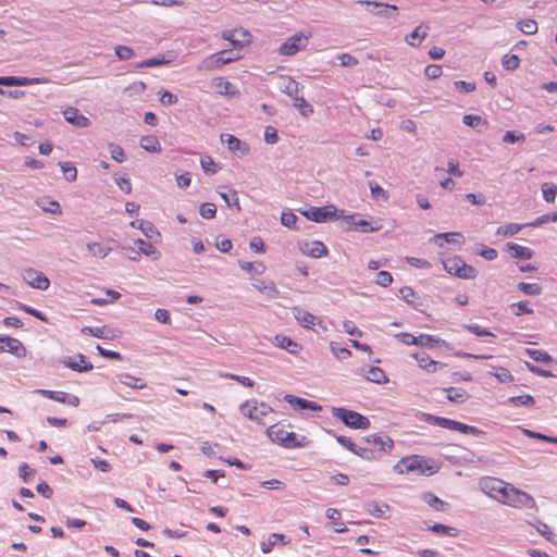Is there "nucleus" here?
Segmentation results:
<instances>
[{"instance_id": "f257e3e1", "label": "nucleus", "mask_w": 557, "mask_h": 557, "mask_svg": "<svg viewBox=\"0 0 557 557\" xmlns=\"http://www.w3.org/2000/svg\"><path fill=\"white\" fill-rule=\"evenodd\" d=\"M267 433L272 442L285 448L306 447L310 443L307 436L289 432L284 426L271 425Z\"/></svg>"}, {"instance_id": "f03ea898", "label": "nucleus", "mask_w": 557, "mask_h": 557, "mask_svg": "<svg viewBox=\"0 0 557 557\" xmlns=\"http://www.w3.org/2000/svg\"><path fill=\"white\" fill-rule=\"evenodd\" d=\"M242 58L240 53L235 49H226L213 53L205 58L198 66L199 71H213L221 69L223 65L230 64Z\"/></svg>"}, {"instance_id": "7ed1b4c3", "label": "nucleus", "mask_w": 557, "mask_h": 557, "mask_svg": "<svg viewBox=\"0 0 557 557\" xmlns=\"http://www.w3.org/2000/svg\"><path fill=\"white\" fill-rule=\"evenodd\" d=\"M331 412L333 417L341 420L348 428L367 430L370 426V420L357 411L343 407H333Z\"/></svg>"}, {"instance_id": "20e7f679", "label": "nucleus", "mask_w": 557, "mask_h": 557, "mask_svg": "<svg viewBox=\"0 0 557 557\" xmlns=\"http://www.w3.org/2000/svg\"><path fill=\"white\" fill-rule=\"evenodd\" d=\"M444 269L460 278H475L478 271L470 264H467L460 257H451L443 261Z\"/></svg>"}, {"instance_id": "39448f33", "label": "nucleus", "mask_w": 557, "mask_h": 557, "mask_svg": "<svg viewBox=\"0 0 557 557\" xmlns=\"http://www.w3.org/2000/svg\"><path fill=\"white\" fill-rule=\"evenodd\" d=\"M397 338L405 345H417L422 347H434V346H442L447 349H451L450 345L438 337H435L434 335L429 334H421L419 336H413L410 333H399L396 335Z\"/></svg>"}, {"instance_id": "423d86ee", "label": "nucleus", "mask_w": 557, "mask_h": 557, "mask_svg": "<svg viewBox=\"0 0 557 557\" xmlns=\"http://www.w3.org/2000/svg\"><path fill=\"white\" fill-rule=\"evenodd\" d=\"M239 410L244 417L259 424H265L264 418L272 412L269 405L265 403L258 404L256 400H247L240 405Z\"/></svg>"}, {"instance_id": "0eeeda50", "label": "nucleus", "mask_w": 557, "mask_h": 557, "mask_svg": "<svg viewBox=\"0 0 557 557\" xmlns=\"http://www.w3.org/2000/svg\"><path fill=\"white\" fill-rule=\"evenodd\" d=\"M481 490L490 497L503 503L509 485L495 478H485L480 482Z\"/></svg>"}, {"instance_id": "6e6552de", "label": "nucleus", "mask_w": 557, "mask_h": 557, "mask_svg": "<svg viewBox=\"0 0 557 557\" xmlns=\"http://www.w3.org/2000/svg\"><path fill=\"white\" fill-rule=\"evenodd\" d=\"M311 37V33L308 34L297 33L290 36L278 49L281 55H294L298 51L304 50Z\"/></svg>"}, {"instance_id": "1a4fd4ad", "label": "nucleus", "mask_w": 557, "mask_h": 557, "mask_svg": "<svg viewBox=\"0 0 557 557\" xmlns=\"http://www.w3.org/2000/svg\"><path fill=\"white\" fill-rule=\"evenodd\" d=\"M308 220L317 223H324L339 218L338 210L335 206L311 207L301 212Z\"/></svg>"}, {"instance_id": "9d476101", "label": "nucleus", "mask_w": 557, "mask_h": 557, "mask_svg": "<svg viewBox=\"0 0 557 557\" xmlns=\"http://www.w3.org/2000/svg\"><path fill=\"white\" fill-rule=\"evenodd\" d=\"M292 312L296 321L302 327L314 330V326H318L322 332L327 331V326L325 325V323L319 317L310 313L309 311L300 307H294L292 309Z\"/></svg>"}, {"instance_id": "9b49d317", "label": "nucleus", "mask_w": 557, "mask_h": 557, "mask_svg": "<svg viewBox=\"0 0 557 557\" xmlns=\"http://www.w3.org/2000/svg\"><path fill=\"white\" fill-rule=\"evenodd\" d=\"M503 504L512 507H525L533 508L535 505L534 498L525 492L519 491L512 486H509L507 495L505 496Z\"/></svg>"}, {"instance_id": "f8f14e48", "label": "nucleus", "mask_w": 557, "mask_h": 557, "mask_svg": "<svg viewBox=\"0 0 557 557\" xmlns=\"http://www.w3.org/2000/svg\"><path fill=\"white\" fill-rule=\"evenodd\" d=\"M432 467L425 465V460L419 456L403 458L396 466L395 470L399 473L419 472L424 474Z\"/></svg>"}, {"instance_id": "ddd939ff", "label": "nucleus", "mask_w": 557, "mask_h": 557, "mask_svg": "<svg viewBox=\"0 0 557 557\" xmlns=\"http://www.w3.org/2000/svg\"><path fill=\"white\" fill-rule=\"evenodd\" d=\"M23 280L33 288L47 290L50 286L49 278L40 271L33 268H26L22 271Z\"/></svg>"}, {"instance_id": "4468645a", "label": "nucleus", "mask_w": 557, "mask_h": 557, "mask_svg": "<svg viewBox=\"0 0 557 557\" xmlns=\"http://www.w3.org/2000/svg\"><path fill=\"white\" fill-rule=\"evenodd\" d=\"M222 38L230 41L235 48H243L250 44L251 35L244 28L224 30Z\"/></svg>"}, {"instance_id": "2eb2a0df", "label": "nucleus", "mask_w": 557, "mask_h": 557, "mask_svg": "<svg viewBox=\"0 0 557 557\" xmlns=\"http://www.w3.org/2000/svg\"><path fill=\"white\" fill-rule=\"evenodd\" d=\"M362 440L368 445L377 446L379 448L376 449V451L380 457L383 453L391 451L392 448L394 447L393 440L385 434H371L364 436Z\"/></svg>"}, {"instance_id": "dca6fc26", "label": "nucleus", "mask_w": 557, "mask_h": 557, "mask_svg": "<svg viewBox=\"0 0 557 557\" xmlns=\"http://www.w3.org/2000/svg\"><path fill=\"white\" fill-rule=\"evenodd\" d=\"M48 77H22V76H0V85L3 86H29L36 84H48Z\"/></svg>"}, {"instance_id": "f3484780", "label": "nucleus", "mask_w": 557, "mask_h": 557, "mask_svg": "<svg viewBox=\"0 0 557 557\" xmlns=\"http://www.w3.org/2000/svg\"><path fill=\"white\" fill-rule=\"evenodd\" d=\"M61 362L65 367L77 372H87L94 368L92 364L87 361L86 357L82 354H77L73 357H65Z\"/></svg>"}, {"instance_id": "a211bd4d", "label": "nucleus", "mask_w": 557, "mask_h": 557, "mask_svg": "<svg viewBox=\"0 0 557 557\" xmlns=\"http://www.w3.org/2000/svg\"><path fill=\"white\" fill-rule=\"evenodd\" d=\"M4 351L14 354L17 357L25 355V348L21 341L10 336L0 335V352Z\"/></svg>"}, {"instance_id": "6ab92c4d", "label": "nucleus", "mask_w": 557, "mask_h": 557, "mask_svg": "<svg viewBox=\"0 0 557 557\" xmlns=\"http://www.w3.org/2000/svg\"><path fill=\"white\" fill-rule=\"evenodd\" d=\"M300 250L304 255L320 258L327 253L326 246L319 240L304 242L300 244Z\"/></svg>"}, {"instance_id": "aec40b11", "label": "nucleus", "mask_w": 557, "mask_h": 557, "mask_svg": "<svg viewBox=\"0 0 557 557\" xmlns=\"http://www.w3.org/2000/svg\"><path fill=\"white\" fill-rule=\"evenodd\" d=\"M422 420L428 423L435 424L441 428L453 430V431H458V429L460 426L459 421L451 420V419L444 418V417L433 416L430 413H422Z\"/></svg>"}, {"instance_id": "412c9836", "label": "nucleus", "mask_w": 557, "mask_h": 557, "mask_svg": "<svg viewBox=\"0 0 557 557\" xmlns=\"http://www.w3.org/2000/svg\"><path fill=\"white\" fill-rule=\"evenodd\" d=\"M63 115L66 122L77 127H87L90 124L89 119L81 114L79 110L73 107L65 109Z\"/></svg>"}, {"instance_id": "4be33fe9", "label": "nucleus", "mask_w": 557, "mask_h": 557, "mask_svg": "<svg viewBox=\"0 0 557 557\" xmlns=\"http://www.w3.org/2000/svg\"><path fill=\"white\" fill-rule=\"evenodd\" d=\"M355 226L363 233L377 232L383 227V220L380 218H370L369 220H366L358 216Z\"/></svg>"}, {"instance_id": "5701e85b", "label": "nucleus", "mask_w": 557, "mask_h": 557, "mask_svg": "<svg viewBox=\"0 0 557 557\" xmlns=\"http://www.w3.org/2000/svg\"><path fill=\"white\" fill-rule=\"evenodd\" d=\"M414 358L417 359L419 367L426 370L430 373H434L437 370L444 368L443 363L431 359V357L425 352L416 355Z\"/></svg>"}, {"instance_id": "b1692460", "label": "nucleus", "mask_w": 557, "mask_h": 557, "mask_svg": "<svg viewBox=\"0 0 557 557\" xmlns=\"http://www.w3.org/2000/svg\"><path fill=\"white\" fill-rule=\"evenodd\" d=\"M252 286L268 298H277L280 295L278 289L272 281L258 280L252 284Z\"/></svg>"}, {"instance_id": "393cba45", "label": "nucleus", "mask_w": 557, "mask_h": 557, "mask_svg": "<svg viewBox=\"0 0 557 557\" xmlns=\"http://www.w3.org/2000/svg\"><path fill=\"white\" fill-rule=\"evenodd\" d=\"M212 84L215 91L220 95L236 96L239 94L237 88L231 82L225 81L223 77L214 78Z\"/></svg>"}, {"instance_id": "a878e982", "label": "nucleus", "mask_w": 557, "mask_h": 557, "mask_svg": "<svg viewBox=\"0 0 557 557\" xmlns=\"http://www.w3.org/2000/svg\"><path fill=\"white\" fill-rule=\"evenodd\" d=\"M222 140L227 144V148L233 152L240 151L242 156H246L249 152L248 145L239 140L234 135H222Z\"/></svg>"}, {"instance_id": "bb28decb", "label": "nucleus", "mask_w": 557, "mask_h": 557, "mask_svg": "<svg viewBox=\"0 0 557 557\" xmlns=\"http://www.w3.org/2000/svg\"><path fill=\"white\" fill-rule=\"evenodd\" d=\"M506 248L516 259L530 260L533 257V251L529 247L516 243H507Z\"/></svg>"}, {"instance_id": "cd10ccee", "label": "nucleus", "mask_w": 557, "mask_h": 557, "mask_svg": "<svg viewBox=\"0 0 557 557\" xmlns=\"http://www.w3.org/2000/svg\"><path fill=\"white\" fill-rule=\"evenodd\" d=\"M116 379L121 384H124L134 389H143L147 386L143 379L136 377L129 373H120L116 375Z\"/></svg>"}, {"instance_id": "c85d7f7f", "label": "nucleus", "mask_w": 557, "mask_h": 557, "mask_svg": "<svg viewBox=\"0 0 557 557\" xmlns=\"http://www.w3.org/2000/svg\"><path fill=\"white\" fill-rule=\"evenodd\" d=\"M274 342L276 346L287 350L289 354L297 355L300 350V345L288 336L276 335Z\"/></svg>"}, {"instance_id": "c756f323", "label": "nucleus", "mask_w": 557, "mask_h": 557, "mask_svg": "<svg viewBox=\"0 0 557 557\" xmlns=\"http://www.w3.org/2000/svg\"><path fill=\"white\" fill-rule=\"evenodd\" d=\"M434 240H435V243H437V245L440 247H443L442 240H445V242L451 243V244H457L458 246H461L465 242L462 234L457 233V232L436 234L434 236Z\"/></svg>"}, {"instance_id": "7c9ffc66", "label": "nucleus", "mask_w": 557, "mask_h": 557, "mask_svg": "<svg viewBox=\"0 0 557 557\" xmlns=\"http://www.w3.org/2000/svg\"><path fill=\"white\" fill-rule=\"evenodd\" d=\"M285 400L293 405V406H298L299 408L301 409H311V410H320L321 407L314 403V401H310V400H307V399H304V398H299V397H296V396H293V395H286L285 396Z\"/></svg>"}, {"instance_id": "2f4dec72", "label": "nucleus", "mask_w": 557, "mask_h": 557, "mask_svg": "<svg viewBox=\"0 0 557 557\" xmlns=\"http://www.w3.org/2000/svg\"><path fill=\"white\" fill-rule=\"evenodd\" d=\"M428 36V28L417 26L409 35L406 36L405 40L408 45L417 47Z\"/></svg>"}, {"instance_id": "473e14b6", "label": "nucleus", "mask_w": 557, "mask_h": 557, "mask_svg": "<svg viewBox=\"0 0 557 557\" xmlns=\"http://www.w3.org/2000/svg\"><path fill=\"white\" fill-rule=\"evenodd\" d=\"M83 334H87L101 339H110L112 338L111 331L107 329V326H85L82 329Z\"/></svg>"}, {"instance_id": "72a5a7b5", "label": "nucleus", "mask_w": 557, "mask_h": 557, "mask_svg": "<svg viewBox=\"0 0 557 557\" xmlns=\"http://www.w3.org/2000/svg\"><path fill=\"white\" fill-rule=\"evenodd\" d=\"M462 121L467 126L476 128L479 132L486 129L488 126L487 121L480 115L468 114L463 116Z\"/></svg>"}, {"instance_id": "f704fd0d", "label": "nucleus", "mask_w": 557, "mask_h": 557, "mask_svg": "<svg viewBox=\"0 0 557 557\" xmlns=\"http://www.w3.org/2000/svg\"><path fill=\"white\" fill-rule=\"evenodd\" d=\"M370 382L382 384L388 381L385 372L379 367H370L364 375Z\"/></svg>"}, {"instance_id": "c9c22d12", "label": "nucleus", "mask_w": 557, "mask_h": 557, "mask_svg": "<svg viewBox=\"0 0 557 557\" xmlns=\"http://www.w3.org/2000/svg\"><path fill=\"white\" fill-rule=\"evenodd\" d=\"M293 100L294 107L302 116L308 117L313 113V107L301 95L294 97Z\"/></svg>"}, {"instance_id": "e433bc0d", "label": "nucleus", "mask_w": 557, "mask_h": 557, "mask_svg": "<svg viewBox=\"0 0 557 557\" xmlns=\"http://www.w3.org/2000/svg\"><path fill=\"white\" fill-rule=\"evenodd\" d=\"M140 147L149 152H160L161 151V145H160L158 138L153 135H147V136L141 137Z\"/></svg>"}, {"instance_id": "4c0bfd02", "label": "nucleus", "mask_w": 557, "mask_h": 557, "mask_svg": "<svg viewBox=\"0 0 557 557\" xmlns=\"http://www.w3.org/2000/svg\"><path fill=\"white\" fill-rule=\"evenodd\" d=\"M525 354L536 362L544 364H552L554 362L553 357L543 350L527 348Z\"/></svg>"}, {"instance_id": "58836bf2", "label": "nucleus", "mask_w": 557, "mask_h": 557, "mask_svg": "<svg viewBox=\"0 0 557 557\" xmlns=\"http://www.w3.org/2000/svg\"><path fill=\"white\" fill-rule=\"evenodd\" d=\"M281 90L288 95L289 97H292L294 99V97H297L300 95V86L299 84L292 79L290 77L286 78L283 81V85L281 87Z\"/></svg>"}, {"instance_id": "ea45409f", "label": "nucleus", "mask_w": 557, "mask_h": 557, "mask_svg": "<svg viewBox=\"0 0 557 557\" xmlns=\"http://www.w3.org/2000/svg\"><path fill=\"white\" fill-rule=\"evenodd\" d=\"M277 542H282L283 544H287L289 541H286L285 540V535H283V534L273 533V534H271L269 536L267 542H262L261 543V550L264 554L270 553Z\"/></svg>"}, {"instance_id": "a19ab883", "label": "nucleus", "mask_w": 557, "mask_h": 557, "mask_svg": "<svg viewBox=\"0 0 557 557\" xmlns=\"http://www.w3.org/2000/svg\"><path fill=\"white\" fill-rule=\"evenodd\" d=\"M447 399L454 403H463L468 398L465 389L458 387H449L445 389Z\"/></svg>"}, {"instance_id": "79ce46f5", "label": "nucleus", "mask_w": 557, "mask_h": 557, "mask_svg": "<svg viewBox=\"0 0 557 557\" xmlns=\"http://www.w3.org/2000/svg\"><path fill=\"white\" fill-rule=\"evenodd\" d=\"M524 226L525 224L508 223L506 225L499 226L496 231V235H502L505 237L513 236L517 233H519Z\"/></svg>"}, {"instance_id": "37998d69", "label": "nucleus", "mask_w": 557, "mask_h": 557, "mask_svg": "<svg viewBox=\"0 0 557 557\" xmlns=\"http://www.w3.org/2000/svg\"><path fill=\"white\" fill-rule=\"evenodd\" d=\"M359 3L366 4L368 7H373V8H383V10L377 12L376 14L383 15L386 17L392 16V12L397 10V7H395V5L380 3V2H375V1H360Z\"/></svg>"}, {"instance_id": "c03bdc74", "label": "nucleus", "mask_w": 557, "mask_h": 557, "mask_svg": "<svg viewBox=\"0 0 557 557\" xmlns=\"http://www.w3.org/2000/svg\"><path fill=\"white\" fill-rule=\"evenodd\" d=\"M88 251L98 258H104L111 251V248L102 245L101 243H89L87 244Z\"/></svg>"}, {"instance_id": "a18cd8bd", "label": "nucleus", "mask_w": 557, "mask_h": 557, "mask_svg": "<svg viewBox=\"0 0 557 557\" xmlns=\"http://www.w3.org/2000/svg\"><path fill=\"white\" fill-rule=\"evenodd\" d=\"M139 230L149 239H157L161 236L160 233L158 232V230L154 227V225L151 222H146V221L140 220Z\"/></svg>"}, {"instance_id": "49530a36", "label": "nucleus", "mask_w": 557, "mask_h": 557, "mask_svg": "<svg viewBox=\"0 0 557 557\" xmlns=\"http://www.w3.org/2000/svg\"><path fill=\"white\" fill-rule=\"evenodd\" d=\"M495 371H491L490 374L495 376L499 382L502 383H508L513 381V376L511 375L510 371L506 368L499 367V368H492Z\"/></svg>"}, {"instance_id": "de8ad7c7", "label": "nucleus", "mask_w": 557, "mask_h": 557, "mask_svg": "<svg viewBox=\"0 0 557 557\" xmlns=\"http://www.w3.org/2000/svg\"><path fill=\"white\" fill-rule=\"evenodd\" d=\"M354 454L366 460H374L380 458L375 449L369 448L367 446L362 447L357 445L356 450H354Z\"/></svg>"}, {"instance_id": "09e8293b", "label": "nucleus", "mask_w": 557, "mask_h": 557, "mask_svg": "<svg viewBox=\"0 0 557 557\" xmlns=\"http://www.w3.org/2000/svg\"><path fill=\"white\" fill-rule=\"evenodd\" d=\"M520 59L516 54H505L502 59V65L507 71H515L519 67Z\"/></svg>"}, {"instance_id": "8fccbe9b", "label": "nucleus", "mask_w": 557, "mask_h": 557, "mask_svg": "<svg viewBox=\"0 0 557 557\" xmlns=\"http://www.w3.org/2000/svg\"><path fill=\"white\" fill-rule=\"evenodd\" d=\"M518 289L530 296L540 295L542 293V287L536 283L521 282L518 284Z\"/></svg>"}, {"instance_id": "3c124183", "label": "nucleus", "mask_w": 557, "mask_h": 557, "mask_svg": "<svg viewBox=\"0 0 557 557\" xmlns=\"http://www.w3.org/2000/svg\"><path fill=\"white\" fill-rule=\"evenodd\" d=\"M65 178L69 182H74L77 178V170L71 162H60L59 163Z\"/></svg>"}, {"instance_id": "603ef678", "label": "nucleus", "mask_w": 557, "mask_h": 557, "mask_svg": "<svg viewBox=\"0 0 557 557\" xmlns=\"http://www.w3.org/2000/svg\"><path fill=\"white\" fill-rule=\"evenodd\" d=\"M543 198L547 202H554L557 196V185L545 183L542 185Z\"/></svg>"}, {"instance_id": "864d4df0", "label": "nucleus", "mask_w": 557, "mask_h": 557, "mask_svg": "<svg viewBox=\"0 0 557 557\" xmlns=\"http://www.w3.org/2000/svg\"><path fill=\"white\" fill-rule=\"evenodd\" d=\"M135 245L137 246L139 251L143 252L146 256L159 255V252L157 251L156 247L151 243H148V242H146L144 239H137L135 242ZM158 257L159 256H157L156 258H158Z\"/></svg>"}, {"instance_id": "5fc2aeb1", "label": "nucleus", "mask_w": 557, "mask_h": 557, "mask_svg": "<svg viewBox=\"0 0 557 557\" xmlns=\"http://www.w3.org/2000/svg\"><path fill=\"white\" fill-rule=\"evenodd\" d=\"M519 29L527 35H533L537 32V23L534 20H522L518 23Z\"/></svg>"}, {"instance_id": "6e6d98bb", "label": "nucleus", "mask_w": 557, "mask_h": 557, "mask_svg": "<svg viewBox=\"0 0 557 557\" xmlns=\"http://www.w3.org/2000/svg\"><path fill=\"white\" fill-rule=\"evenodd\" d=\"M511 310L515 315L519 317L522 314L533 313V309L529 307V301L523 300L511 305Z\"/></svg>"}, {"instance_id": "4d7b16f0", "label": "nucleus", "mask_w": 557, "mask_h": 557, "mask_svg": "<svg viewBox=\"0 0 557 557\" xmlns=\"http://www.w3.org/2000/svg\"><path fill=\"white\" fill-rule=\"evenodd\" d=\"M508 401L513 404L515 406L525 407H531L535 403L534 398L531 395L512 396L508 398Z\"/></svg>"}, {"instance_id": "13d9d810", "label": "nucleus", "mask_w": 557, "mask_h": 557, "mask_svg": "<svg viewBox=\"0 0 557 557\" xmlns=\"http://www.w3.org/2000/svg\"><path fill=\"white\" fill-rule=\"evenodd\" d=\"M476 253L479 256H481L482 258L490 260V261L495 260L498 256V252L496 249L490 248L484 245H479V247L476 248Z\"/></svg>"}, {"instance_id": "bf43d9fd", "label": "nucleus", "mask_w": 557, "mask_h": 557, "mask_svg": "<svg viewBox=\"0 0 557 557\" xmlns=\"http://www.w3.org/2000/svg\"><path fill=\"white\" fill-rule=\"evenodd\" d=\"M38 393L59 403H66L67 394L59 391L39 389Z\"/></svg>"}, {"instance_id": "052dcab7", "label": "nucleus", "mask_w": 557, "mask_h": 557, "mask_svg": "<svg viewBox=\"0 0 557 557\" xmlns=\"http://www.w3.org/2000/svg\"><path fill=\"white\" fill-rule=\"evenodd\" d=\"M170 61L166 60L165 58H150V59H147L140 63L137 64V67L138 69H143V67H156V66H160V65H164V64H168Z\"/></svg>"}, {"instance_id": "680f3d73", "label": "nucleus", "mask_w": 557, "mask_h": 557, "mask_svg": "<svg viewBox=\"0 0 557 557\" xmlns=\"http://www.w3.org/2000/svg\"><path fill=\"white\" fill-rule=\"evenodd\" d=\"M200 164H201L202 170L207 174H214L218 172V164L209 156L201 158Z\"/></svg>"}, {"instance_id": "e2e57ef3", "label": "nucleus", "mask_w": 557, "mask_h": 557, "mask_svg": "<svg viewBox=\"0 0 557 557\" xmlns=\"http://www.w3.org/2000/svg\"><path fill=\"white\" fill-rule=\"evenodd\" d=\"M109 151H110L111 158L113 160H115L120 163L125 161L126 157H125L124 150L121 146L115 145V144H110Z\"/></svg>"}, {"instance_id": "0e129e2a", "label": "nucleus", "mask_w": 557, "mask_h": 557, "mask_svg": "<svg viewBox=\"0 0 557 557\" xmlns=\"http://www.w3.org/2000/svg\"><path fill=\"white\" fill-rule=\"evenodd\" d=\"M525 140V136L523 133H518L515 131H507L503 137L504 143L515 144V143H523Z\"/></svg>"}, {"instance_id": "69168bd1", "label": "nucleus", "mask_w": 557, "mask_h": 557, "mask_svg": "<svg viewBox=\"0 0 557 557\" xmlns=\"http://www.w3.org/2000/svg\"><path fill=\"white\" fill-rule=\"evenodd\" d=\"M199 213L203 219H213L216 214V207L210 202L202 203Z\"/></svg>"}, {"instance_id": "338daca9", "label": "nucleus", "mask_w": 557, "mask_h": 557, "mask_svg": "<svg viewBox=\"0 0 557 557\" xmlns=\"http://www.w3.org/2000/svg\"><path fill=\"white\" fill-rule=\"evenodd\" d=\"M115 55L120 60H129L135 55L134 50L131 47L127 46H116L115 47Z\"/></svg>"}, {"instance_id": "774afa93", "label": "nucleus", "mask_w": 557, "mask_h": 557, "mask_svg": "<svg viewBox=\"0 0 557 557\" xmlns=\"http://www.w3.org/2000/svg\"><path fill=\"white\" fill-rule=\"evenodd\" d=\"M389 509L388 505L386 504H382V505H379L376 503H373V504H370L369 505V513L376 517V518H383L384 517V513Z\"/></svg>"}]
</instances>
